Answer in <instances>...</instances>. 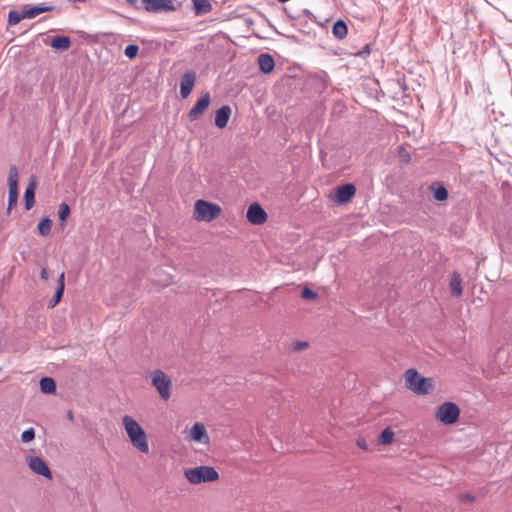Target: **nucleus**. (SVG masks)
Listing matches in <instances>:
<instances>
[{"instance_id": "obj_4", "label": "nucleus", "mask_w": 512, "mask_h": 512, "mask_svg": "<svg viewBox=\"0 0 512 512\" xmlns=\"http://www.w3.org/2000/svg\"><path fill=\"white\" fill-rule=\"evenodd\" d=\"M221 213L219 205L207 202L205 200H197L195 203L194 218L198 221H212Z\"/></svg>"}, {"instance_id": "obj_13", "label": "nucleus", "mask_w": 512, "mask_h": 512, "mask_svg": "<svg viewBox=\"0 0 512 512\" xmlns=\"http://www.w3.org/2000/svg\"><path fill=\"white\" fill-rule=\"evenodd\" d=\"M356 188L351 183L340 185L336 188V198L339 203H347L355 195Z\"/></svg>"}, {"instance_id": "obj_16", "label": "nucleus", "mask_w": 512, "mask_h": 512, "mask_svg": "<svg viewBox=\"0 0 512 512\" xmlns=\"http://www.w3.org/2000/svg\"><path fill=\"white\" fill-rule=\"evenodd\" d=\"M65 290V273L62 272L57 280V288L53 298L49 301V307H55L61 300Z\"/></svg>"}, {"instance_id": "obj_36", "label": "nucleus", "mask_w": 512, "mask_h": 512, "mask_svg": "<svg viewBox=\"0 0 512 512\" xmlns=\"http://www.w3.org/2000/svg\"><path fill=\"white\" fill-rule=\"evenodd\" d=\"M370 45L367 44L365 45L360 51H358L355 55L356 56H360V57H364L366 55H369L370 54Z\"/></svg>"}, {"instance_id": "obj_20", "label": "nucleus", "mask_w": 512, "mask_h": 512, "mask_svg": "<svg viewBox=\"0 0 512 512\" xmlns=\"http://www.w3.org/2000/svg\"><path fill=\"white\" fill-rule=\"evenodd\" d=\"M50 45L56 50L66 51L71 46V39L68 36H56L51 40Z\"/></svg>"}, {"instance_id": "obj_38", "label": "nucleus", "mask_w": 512, "mask_h": 512, "mask_svg": "<svg viewBox=\"0 0 512 512\" xmlns=\"http://www.w3.org/2000/svg\"><path fill=\"white\" fill-rule=\"evenodd\" d=\"M357 445H358L360 448L364 449V450H367V449H368V446H367V443H366L365 439H358V440H357Z\"/></svg>"}, {"instance_id": "obj_22", "label": "nucleus", "mask_w": 512, "mask_h": 512, "mask_svg": "<svg viewBox=\"0 0 512 512\" xmlns=\"http://www.w3.org/2000/svg\"><path fill=\"white\" fill-rule=\"evenodd\" d=\"M189 436L193 441L202 442L206 436L205 426L202 423H195L190 429Z\"/></svg>"}, {"instance_id": "obj_23", "label": "nucleus", "mask_w": 512, "mask_h": 512, "mask_svg": "<svg viewBox=\"0 0 512 512\" xmlns=\"http://www.w3.org/2000/svg\"><path fill=\"white\" fill-rule=\"evenodd\" d=\"M40 389L43 393L52 394L56 391V383L51 377H43L40 380Z\"/></svg>"}, {"instance_id": "obj_14", "label": "nucleus", "mask_w": 512, "mask_h": 512, "mask_svg": "<svg viewBox=\"0 0 512 512\" xmlns=\"http://www.w3.org/2000/svg\"><path fill=\"white\" fill-rule=\"evenodd\" d=\"M37 186V180L35 176H31L28 186L24 193L25 208L30 210L35 203V190Z\"/></svg>"}, {"instance_id": "obj_24", "label": "nucleus", "mask_w": 512, "mask_h": 512, "mask_svg": "<svg viewBox=\"0 0 512 512\" xmlns=\"http://www.w3.org/2000/svg\"><path fill=\"white\" fill-rule=\"evenodd\" d=\"M451 295L459 297L462 294V285L459 275L455 274L450 282Z\"/></svg>"}, {"instance_id": "obj_15", "label": "nucleus", "mask_w": 512, "mask_h": 512, "mask_svg": "<svg viewBox=\"0 0 512 512\" xmlns=\"http://www.w3.org/2000/svg\"><path fill=\"white\" fill-rule=\"evenodd\" d=\"M231 107L228 105L221 106L215 114V125L218 128H224L227 126L231 116Z\"/></svg>"}, {"instance_id": "obj_33", "label": "nucleus", "mask_w": 512, "mask_h": 512, "mask_svg": "<svg viewBox=\"0 0 512 512\" xmlns=\"http://www.w3.org/2000/svg\"><path fill=\"white\" fill-rule=\"evenodd\" d=\"M301 296L307 300H315L318 297L317 293L308 287L303 288Z\"/></svg>"}, {"instance_id": "obj_37", "label": "nucleus", "mask_w": 512, "mask_h": 512, "mask_svg": "<svg viewBox=\"0 0 512 512\" xmlns=\"http://www.w3.org/2000/svg\"><path fill=\"white\" fill-rule=\"evenodd\" d=\"M399 154L405 161H409L410 155L403 147H401Z\"/></svg>"}, {"instance_id": "obj_8", "label": "nucleus", "mask_w": 512, "mask_h": 512, "mask_svg": "<svg viewBox=\"0 0 512 512\" xmlns=\"http://www.w3.org/2000/svg\"><path fill=\"white\" fill-rule=\"evenodd\" d=\"M28 467L37 475L52 479V472L47 463L39 456L29 455L26 457Z\"/></svg>"}, {"instance_id": "obj_2", "label": "nucleus", "mask_w": 512, "mask_h": 512, "mask_svg": "<svg viewBox=\"0 0 512 512\" xmlns=\"http://www.w3.org/2000/svg\"><path fill=\"white\" fill-rule=\"evenodd\" d=\"M404 376L406 387L418 395H427L433 390L432 379L421 376L414 368L408 369Z\"/></svg>"}, {"instance_id": "obj_26", "label": "nucleus", "mask_w": 512, "mask_h": 512, "mask_svg": "<svg viewBox=\"0 0 512 512\" xmlns=\"http://www.w3.org/2000/svg\"><path fill=\"white\" fill-rule=\"evenodd\" d=\"M433 197L437 201H445L448 198V191L443 185L431 186Z\"/></svg>"}, {"instance_id": "obj_3", "label": "nucleus", "mask_w": 512, "mask_h": 512, "mask_svg": "<svg viewBox=\"0 0 512 512\" xmlns=\"http://www.w3.org/2000/svg\"><path fill=\"white\" fill-rule=\"evenodd\" d=\"M186 479L192 484L214 482L219 478L218 472L211 466H198L184 471Z\"/></svg>"}, {"instance_id": "obj_19", "label": "nucleus", "mask_w": 512, "mask_h": 512, "mask_svg": "<svg viewBox=\"0 0 512 512\" xmlns=\"http://www.w3.org/2000/svg\"><path fill=\"white\" fill-rule=\"evenodd\" d=\"M193 11L196 16H202L212 11L210 0H192Z\"/></svg>"}, {"instance_id": "obj_25", "label": "nucleus", "mask_w": 512, "mask_h": 512, "mask_svg": "<svg viewBox=\"0 0 512 512\" xmlns=\"http://www.w3.org/2000/svg\"><path fill=\"white\" fill-rule=\"evenodd\" d=\"M394 432L390 427L385 428L378 437V442L382 445H389L393 442Z\"/></svg>"}, {"instance_id": "obj_10", "label": "nucleus", "mask_w": 512, "mask_h": 512, "mask_svg": "<svg viewBox=\"0 0 512 512\" xmlns=\"http://www.w3.org/2000/svg\"><path fill=\"white\" fill-rule=\"evenodd\" d=\"M210 100L211 97L209 92H205L204 94H202V96L198 99L196 104L191 108V110L188 113L189 121L193 122L198 120L208 108Z\"/></svg>"}, {"instance_id": "obj_34", "label": "nucleus", "mask_w": 512, "mask_h": 512, "mask_svg": "<svg viewBox=\"0 0 512 512\" xmlns=\"http://www.w3.org/2000/svg\"><path fill=\"white\" fill-rule=\"evenodd\" d=\"M308 342L306 341H296L293 343V350L294 351H302L308 347Z\"/></svg>"}, {"instance_id": "obj_21", "label": "nucleus", "mask_w": 512, "mask_h": 512, "mask_svg": "<svg viewBox=\"0 0 512 512\" xmlns=\"http://www.w3.org/2000/svg\"><path fill=\"white\" fill-rule=\"evenodd\" d=\"M332 33L335 38L342 40L347 36L348 27L345 21L339 19L337 20L332 27Z\"/></svg>"}, {"instance_id": "obj_6", "label": "nucleus", "mask_w": 512, "mask_h": 512, "mask_svg": "<svg viewBox=\"0 0 512 512\" xmlns=\"http://www.w3.org/2000/svg\"><path fill=\"white\" fill-rule=\"evenodd\" d=\"M152 384L163 400H168L170 398L171 380L162 370H155L153 372Z\"/></svg>"}, {"instance_id": "obj_11", "label": "nucleus", "mask_w": 512, "mask_h": 512, "mask_svg": "<svg viewBox=\"0 0 512 512\" xmlns=\"http://www.w3.org/2000/svg\"><path fill=\"white\" fill-rule=\"evenodd\" d=\"M246 217L254 225H261L267 220V213L258 203H253L248 207Z\"/></svg>"}, {"instance_id": "obj_27", "label": "nucleus", "mask_w": 512, "mask_h": 512, "mask_svg": "<svg viewBox=\"0 0 512 512\" xmlns=\"http://www.w3.org/2000/svg\"><path fill=\"white\" fill-rule=\"evenodd\" d=\"M25 18L23 10H10L8 14L9 25H16Z\"/></svg>"}, {"instance_id": "obj_5", "label": "nucleus", "mask_w": 512, "mask_h": 512, "mask_svg": "<svg viewBox=\"0 0 512 512\" xmlns=\"http://www.w3.org/2000/svg\"><path fill=\"white\" fill-rule=\"evenodd\" d=\"M460 416L459 407L453 402H444L436 412V419L445 425L456 423Z\"/></svg>"}, {"instance_id": "obj_31", "label": "nucleus", "mask_w": 512, "mask_h": 512, "mask_svg": "<svg viewBox=\"0 0 512 512\" xmlns=\"http://www.w3.org/2000/svg\"><path fill=\"white\" fill-rule=\"evenodd\" d=\"M139 47L135 44H130L126 46L124 50V55L129 59H133L138 55Z\"/></svg>"}, {"instance_id": "obj_7", "label": "nucleus", "mask_w": 512, "mask_h": 512, "mask_svg": "<svg viewBox=\"0 0 512 512\" xmlns=\"http://www.w3.org/2000/svg\"><path fill=\"white\" fill-rule=\"evenodd\" d=\"M18 179L19 173L18 169L15 165H11L9 169L8 175V186H9V195H8V207L7 210L10 212L12 208L17 204L18 201Z\"/></svg>"}, {"instance_id": "obj_18", "label": "nucleus", "mask_w": 512, "mask_h": 512, "mask_svg": "<svg viewBox=\"0 0 512 512\" xmlns=\"http://www.w3.org/2000/svg\"><path fill=\"white\" fill-rule=\"evenodd\" d=\"M54 9V6H48L45 4H39L30 8L23 9L24 15L26 19H33L38 15L49 12Z\"/></svg>"}, {"instance_id": "obj_17", "label": "nucleus", "mask_w": 512, "mask_h": 512, "mask_svg": "<svg viewBox=\"0 0 512 512\" xmlns=\"http://www.w3.org/2000/svg\"><path fill=\"white\" fill-rule=\"evenodd\" d=\"M259 69L267 74L270 73L275 67V61L273 57L268 53H262L258 56Z\"/></svg>"}, {"instance_id": "obj_39", "label": "nucleus", "mask_w": 512, "mask_h": 512, "mask_svg": "<svg viewBox=\"0 0 512 512\" xmlns=\"http://www.w3.org/2000/svg\"><path fill=\"white\" fill-rule=\"evenodd\" d=\"M41 279L47 280L48 279V271L46 268H42L40 272Z\"/></svg>"}, {"instance_id": "obj_9", "label": "nucleus", "mask_w": 512, "mask_h": 512, "mask_svg": "<svg viewBox=\"0 0 512 512\" xmlns=\"http://www.w3.org/2000/svg\"><path fill=\"white\" fill-rule=\"evenodd\" d=\"M176 0H144V8L148 12L175 11Z\"/></svg>"}, {"instance_id": "obj_1", "label": "nucleus", "mask_w": 512, "mask_h": 512, "mask_svg": "<svg viewBox=\"0 0 512 512\" xmlns=\"http://www.w3.org/2000/svg\"><path fill=\"white\" fill-rule=\"evenodd\" d=\"M123 425L132 445L142 453L149 451L148 439L143 428L129 415L123 417Z\"/></svg>"}, {"instance_id": "obj_12", "label": "nucleus", "mask_w": 512, "mask_h": 512, "mask_svg": "<svg viewBox=\"0 0 512 512\" xmlns=\"http://www.w3.org/2000/svg\"><path fill=\"white\" fill-rule=\"evenodd\" d=\"M196 82V72L193 70L186 71L180 80V95L182 98H187Z\"/></svg>"}, {"instance_id": "obj_30", "label": "nucleus", "mask_w": 512, "mask_h": 512, "mask_svg": "<svg viewBox=\"0 0 512 512\" xmlns=\"http://www.w3.org/2000/svg\"><path fill=\"white\" fill-rule=\"evenodd\" d=\"M70 211V206L67 203L62 202L58 210L59 219L61 221H65L70 215Z\"/></svg>"}, {"instance_id": "obj_29", "label": "nucleus", "mask_w": 512, "mask_h": 512, "mask_svg": "<svg viewBox=\"0 0 512 512\" xmlns=\"http://www.w3.org/2000/svg\"><path fill=\"white\" fill-rule=\"evenodd\" d=\"M327 78L328 76L324 72L315 75L314 80L317 82V88L320 92L327 88Z\"/></svg>"}, {"instance_id": "obj_35", "label": "nucleus", "mask_w": 512, "mask_h": 512, "mask_svg": "<svg viewBox=\"0 0 512 512\" xmlns=\"http://www.w3.org/2000/svg\"><path fill=\"white\" fill-rule=\"evenodd\" d=\"M475 500V496L471 493H465L461 496V501L463 503H472Z\"/></svg>"}, {"instance_id": "obj_40", "label": "nucleus", "mask_w": 512, "mask_h": 512, "mask_svg": "<svg viewBox=\"0 0 512 512\" xmlns=\"http://www.w3.org/2000/svg\"><path fill=\"white\" fill-rule=\"evenodd\" d=\"M70 2H74V3H83L85 2L86 0H69Z\"/></svg>"}, {"instance_id": "obj_28", "label": "nucleus", "mask_w": 512, "mask_h": 512, "mask_svg": "<svg viewBox=\"0 0 512 512\" xmlns=\"http://www.w3.org/2000/svg\"><path fill=\"white\" fill-rule=\"evenodd\" d=\"M51 227H52V220L49 219L48 217L42 219L39 224H38V231H39V234L42 235V236H47L50 234L51 232Z\"/></svg>"}, {"instance_id": "obj_41", "label": "nucleus", "mask_w": 512, "mask_h": 512, "mask_svg": "<svg viewBox=\"0 0 512 512\" xmlns=\"http://www.w3.org/2000/svg\"><path fill=\"white\" fill-rule=\"evenodd\" d=\"M130 4H136L138 0H126ZM144 2V0H142Z\"/></svg>"}, {"instance_id": "obj_32", "label": "nucleus", "mask_w": 512, "mask_h": 512, "mask_svg": "<svg viewBox=\"0 0 512 512\" xmlns=\"http://www.w3.org/2000/svg\"><path fill=\"white\" fill-rule=\"evenodd\" d=\"M35 438V430L34 428L26 429L21 434V441L24 443H28Z\"/></svg>"}]
</instances>
